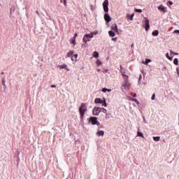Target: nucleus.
Listing matches in <instances>:
<instances>
[{"mask_svg": "<svg viewBox=\"0 0 179 179\" xmlns=\"http://www.w3.org/2000/svg\"><path fill=\"white\" fill-rule=\"evenodd\" d=\"M120 72L124 80V83L122 85V92H128L131 87V83H129V76L126 74L125 71L122 70V66L120 65Z\"/></svg>", "mask_w": 179, "mask_h": 179, "instance_id": "1", "label": "nucleus"}, {"mask_svg": "<svg viewBox=\"0 0 179 179\" xmlns=\"http://www.w3.org/2000/svg\"><path fill=\"white\" fill-rule=\"evenodd\" d=\"M87 111V106L85 105V103H82L80 107L79 108V113L80 114V117L83 118L85 117V113Z\"/></svg>", "mask_w": 179, "mask_h": 179, "instance_id": "2", "label": "nucleus"}, {"mask_svg": "<svg viewBox=\"0 0 179 179\" xmlns=\"http://www.w3.org/2000/svg\"><path fill=\"white\" fill-rule=\"evenodd\" d=\"M94 103L95 104H101V106H103V107H107V106H108L107 101H106V99L103 100L100 98L95 99Z\"/></svg>", "mask_w": 179, "mask_h": 179, "instance_id": "3", "label": "nucleus"}, {"mask_svg": "<svg viewBox=\"0 0 179 179\" xmlns=\"http://www.w3.org/2000/svg\"><path fill=\"white\" fill-rule=\"evenodd\" d=\"M93 36H94L93 33L86 34L83 38V43H85V44H87V42L90 41V38H93Z\"/></svg>", "mask_w": 179, "mask_h": 179, "instance_id": "4", "label": "nucleus"}, {"mask_svg": "<svg viewBox=\"0 0 179 179\" xmlns=\"http://www.w3.org/2000/svg\"><path fill=\"white\" fill-rule=\"evenodd\" d=\"M145 20L143 22V27L145 29V31H148L150 29V21L147 17H144Z\"/></svg>", "mask_w": 179, "mask_h": 179, "instance_id": "5", "label": "nucleus"}, {"mask_svg": "<svg viewBox=\"0 0 179 179\" xmlns=\"http://www.w3.org/2000/svg\"><path fill=\"white\" fill-rule=\"evenodd\" d=\"M89 122H90L92 125H97V127L100 126V122L96 117H90Z\"/></svg>", "mask_w": 179, "mask_h": 179, "instance_id": "6", "label": "nucleus"}, {"mask_svg": "<svg viewBox=\"0 0 179 179\" xmlns=\"http://www.w3.org/2000/svg\"><path fill=\"white\" fill-rule=\"evenodd\" d=\"M103 8L104 12L108 13V0H104L103 3H102Z\"/></svg>", "mask_w": 179, "mask_h": 179, "instance_id": "7", "label": "nucleus"}, {"mask_svg": "<svg viewBox=\"0 0 179 179\" xmlns=\"http://www.w3.org/2000/svg\"><path fill=\"white\" fill-rule=\"evenodd\" d=\"M101 113V108L99 107H94L92 110V114L94 115H99Z\"/></svg>", "mask_w": 179, "mask_h": 179, "instance_id": "8", "label": "nucleus"}, {"mask_svg": "<svg viewBox=\"0 0 179 179\" xmlns=\"http://www.w3.org/2000/svg\"><path fill=\"white\" fill-rule=\"evenodd\" d=\"M157 9H159L160 12H162L163 13H166V12H167V7H165L162 4L157 7Z\"/></svg>", "mask_w": 179, "mask_h": 179, "instance_id": "9", "label": "nucleus"}, {"mask_svg": "<svg viewBox=\"0 0 179 179\" xmlns=\"http://www.w3.org/2000/svg\"><path fill=\"white\" fill-rule=\"evenodd\" d=\"M104 19L105 21L106 22V24H108L109 22H111V17L110 16V15H108V13H105L104 15Z\"/></svg>", "mask_w": 179, "mask_h": 179, "instance_id": "10", "label": "nucleus"}, {"mask_svg": "<svg viewBox=\"0 0 179 179\" xmlns=\"http://www.w3.org/2000/svg\"><path fill=\"white\" fill-rule=\"evenodd\" d=\"M134 16H135V14H129V13H127L126 15V17L128 21L131 20V22H132V20H134Z\"/></svg>", "mask_w": 179, "mask_h": 179, "instance_id": "11", "label": "nucleus"}, {"mask_svg": "<svg viewBox=\"0 0 179 179\" xmlns=\"http://www.w3.org/2000/svg\"><path fill=\"white\" fill-rule=\"evenodd\" d=\"M59 68H60V69H66V71H67V72H69V68H68V65H66L65 64L59 65Z\"/></svg>", "mask_w": 179, "mask_h": 179, "instance_id": "12", "label": "nucleus"}, {"mask_svg": "<svg viewBox=\"0 0 179 179\" xmlns=\"http://www.w3.org/2000/svg\"><path fill=\"white\" fill-rule=\"evenodd\" d=\"M73 54H75V51L73 50H70L67 54H66V57L69 58V57H72V56L73 55Z\"/></svg>", "mask_w": 179, "mask_h": 179, "instance_id": "13", "label": "nucleus"}, {"mask_svg": "<svg viewBox=\"0 0 179 179\" xmlns=\"http://www.w3.org/2000/svg\"><path fill=\"white\" fill-rule=\"evenodd\" d=\"M150 62H152V59H145V60L142 61V64L144 65H148V64H150Z\"/></svg>", "mask_w": 179, "mask_h": 179, "instance_id": "14", "label": "nucleus"}, {"mask_svg": "<svg viewBox=\"0 0 179 179\" xmlns=\"http://www.w3.org/2000/svg\"><path fill=\"white\" fill-rule=\"evenodd\" d=\"M71 61H73V62L78 61V54H75L71 57Z\"/></svg>", "mask_w": 179, "mask_h": 179, "instance_id": "15", "label": "nucleus"}, {"mask_svg": "<svg viewBox=\"0 0 179 179\" xmlns=\"http://www.w3.org/2000/svg\"><path fill=\"white\" fill-rule=\"evenodd\" d=\"M96 135L97 136H104V131L101 130V131H98L96 134Z\"/></svg>", "mask_w": 179, "mask_h": 179, "instance_id": "16", "label": "nucleus"}, {"mask_svg": "<svg viewBox=\"0 0 179 179\" xmlns=\"http://www.w3.org/2000/svg\"><path fill=\"white\" fill-rule=\"evenodd\" d=\"M111 29L112 30H114L115 31H116V33H118V27L117 26L116 24H114L113 25H112Z\"/></svg>", "mask_w": 179, "mask_h": 179, "instance_id": "17", "label": "nucleus"}, {"mask_svg": "<svg viewBox=\"0 0 179 179\" xmlns=\"http://www.w3.org/2000/svg\"><path fill=\"white\" fill-rule=\"evenodd\" d=\"M1 85L3 86V89H6V84L5 81V78H3L1 80Z\"/></svg>", "mask_w": 179, "mask_h": 179, "instance_id": "18", "label": "nucleus"}, {"mask_svg": "<svg viewBox=\"0 0 179 179\" xmlns=\"http://www.w3.org/2000/svg\"><path fill=\"white\" fill-rule=\"evenodd\" d=\"M96 64L98 66H101V65H103V62H101V61H100V59H97L96 62Z\"/></svg>", "mask_w": 179, "mask_h": 179, "instance_id": "19", "label": "nucleus"}, {"mask_svg": "<svg viewBox=\"0 0 179 179\" xmlns=\"http://www.w3.org/2000/svg\"><path fill=\"white\" fill-rule=\"evenodd\" d=\"M137 136H140L141 138H145V136H143V133H142L139 131H137Z\"/></svg>", "mask_w": 179, "mask_h": 179, "instance_id": "20", "label": "nucleus"}, {"mask_svg": "<svg viewBox=\"0 0 179 179\" xmlns=\"http://www.w3.org/2000/svg\"><path fill=\"white\" fill-rule=\"evenodd\" d=\"M153 141L155 142H159L160 141V136H153Z\"/></svg>", "mask_w": 179, "mask_h": 179, "instance_id": "21", "label": "nucleus"}, {"mask_svg": "<svg viewBox=\"0 0 179 179\" xmlns=\"http://www.w3.org/2000/svg\"><path fill=\"white\" fill-rule=\"evenodd\" d=\"M108 34L110 37H114L115 36V33L113 31H109Z\"/></svg>", "mask_w": 179, "mask_h": 179, "instance_id": "22", "label": "nucleus"}, {"mask_svg": "<svg viewBox=\"0 0 179 179\" xmlns=\"http://www.w3.org/2000/svg\"><path fill=\"white\" fill-rule=\"evenodd\" d=\"M71 43L73 44L74 46L76 45V39H75V38H72Z\"/></svg>", "mask_w": 179, "mask_h": 179, "instance_id": "23", "label": "nucleus"}, {"mask_svg": "<svg viewBox=\"0 0 179 179\" xmlns=\"http://www.w3.org/2000/svg\"><path fill=\"white\" fill-rule=\"evenodd\" d=\"M102 92H103V93H106V92H111V89H107V88H106V87H104V88H103L102 89Z\"/></svg>", "mask_w": 179, "mask_h": 179, "instance_id": "24", "label": "nucleus"}, {"mask_svg": "<svg viewBox=\"0 0 179 179\" xmlns=\"http://www.w3.org/2000/svg\"><path fill=\"white\" fill-rule=\"evenodd\" d=\"M152 36H159V31L158 30H155L154 31H152Z\"/></svg>", "mask_w": 179, "mask_h": 179, "instance_id": "25", "label": "nucleus"}, {"mask_svg": "<svg viewBox=\"0 0 179 179\" xmlns=\"http://www.w3.org/2000/svg\"><path fill=\"white\" fill-rule=\"evenodd\" d=\"M93 57L94 58H99V53L97 52H93Z\"/></svg>", "mask_w": 179, "mask_h": 179, "instance_id": "26", "label": "nucleus"}, {"mask_svg": "<svg viewBox=\"0 0 179 179\" xmlns=\"http://www.w3.org/2000/svg\"><path fill=\"white\" fill-rule=\"evenodd\" d=\"M135 12H137L138 13H142V9L139 8H134Z\"/></svg>", "mask_w": 179, "mask_h": 179, "instance_id": "27", "label": "nucleus"}, {"mask_svg": "<svg viewBox=\"0 0 179 179\" xmlns=\"http://www.w3.org/2000/svg\"><path fill=\"white\" fill-rule=\"evenodd\" d=\"M166 57L167 59H169V61H172V60H173V57H170V56L169 55V53H166Z\"/></svg>", "mask_w": 179, "mask_h": 179, "instance_id": "28", "label": "nucleus"}, {"mask_svg": "<svg viewBox=\"0 0 179 179\" xmlns=\"http://www.w3.org/2000/svg\"><path fill=\"white\" fill-rule=\"evenodd\" d=\"M174 65H178V59L176 58L173 60Z\"/></svg>", "mask_w": 179, "mask_h": 179, "instance_id": "29", "label": "nucleus"}, {"mask_svg": "<svg viewBox=\"0 0 179 179\" xmlns=\"http://www.w3.org/2000/svg\"><path fill=\"white\" fill-rule=\"evenodd\" d=\"M141 80H142V74L139 75L138 81V85H141Z\"/></svg>", "mask_w": 179, "mask_h": 179, "instance_id": "30", "label": "nucleus"}, {"mask_svg": "<svg viewBox=\"0 0 179 179\" xmlns=\"http://www.w3.org/2000/svg\"><path fill=\"white\" fill-rule=\"evenodd\" d=\"M133 101H135V103H136V104H138V106H139V101H138V99H133Z\"/></svg>", "mask_w": 179, "mask_h": 179, "instance_id": "31", "label": "nucleus"}, {"mask_svg": "<svg viewBox=\"0 0 179 179\" xmlns=\"http://www.w3.org/2000/svg\"><path fill=\"white\" fill-rule=\"evenodd\" d=\"M155 98H156V94H153L152 97H151V100H155Z\"/></svg>", "mask_w": 179, "mask_h": 179, "instance_id": "32", "label": "nucleus"}, {"mask_svg": "<svg viewBox=\"0 0 179 179\" xmlns=\"http://www.w3.org/2000/svg\"><path fill=\"white\" fill-rule=\"evenodd\" d=\"M102 113H103L104 114H107V109L103 108L102 109Z\"/></svg>", "mask_w": 179, "mask_h": 179, "instance_id": "33", "label": "nucleus"}, {"mask_svg": "<svg viewBox=\"0 0 179 179\" xmlns=\"http://www.w3.org/2000/svg\"><path fill=\"white\" fill-rule=\"evenodd\" d=\"M76 37H78V33L74 34V36L73 37V38H75V40H76Z\"/></svg>", "mask_w": 179, "mask_h": 179, "instance_id": "34", "label": "nucleus"}, {"mask_svg": "<svg viewBox=\"0 0 179 179\" xmlns=\"http://www.w3.org/2000/svg\"><path fill=\"white\" fill-rule=\"evenodd\" d=\"M90 9H91V10H94V6L90 5Z\"/></svg>", "mask_w": 179, "mask_h": 179, "instance_id": "35", "label": "nucleus"}, {"mask_svg": "<svg viewBox=\"0 0 179 179\" xmlns=\"http://www.w3.org/2000/svg\"><path fill=\"white\" fill-rule=\"evenodd\" d=\"M86 43H85V44H83L82 45H81V47H82V48H86Z\"/></svg>", "mask_w": 179, "mask_h": 179, "instance_id": "36", "label": "nucleus"}, {"mask_svg": "<svg viewBox=\"0 0 179 179\" xmlns=\"http://www.w3.org/2000/svg\"><path fill=\"white\" fill-rule=\"evenodd\" d=\"M63 3L64 6H66V0H63Z\"/></svg>", "mask_w": 179, "mask_h": 179, "instance_id": "37", "label": "nucleus"}, {"mask_svg": "<svg viewBox=\"0 0 179 179\" xmlns=\"http://www.w3.org/2000/svg\"><path fill=\"white\" fill-rule=\"evenodd\" d=\"M173 34H179V30H175V31H173Z\"/></svg>", "mask_w": 179, "mask_h": 179, "instance_id": "38", "label": "nucleus"}, {"mask_svg": "<svg viewBox=\"0 0 179 179\" xmlns=\"http://www.w3.org/2000/svg\"><path fill=\"white\" fill-rule=\"evenodd\" d=\"M36 13L38 16H40V13L38 12V10H36Z\"/></svg>", "mask_w": 179, "mask_h": 179, "instance_id": "39", "label": "nucleus"}, {"mask_svg": "<svg viewBox=\"0 0 179 179\" xmlns=\"http://www.w3.org/2000/svg\"><path fill=\"white\" fill-rule=\"evenodd\" d=\"M143 122L146 124V119L145 118V116H143Z\"/></svg>", "mask_w": 179, "mask_h": 179, "instance_id": "40", "label": "nucleus"}, {"mask_svg": "<svg viewBox=\"0 0 179 179\" xmlns=\"http://www.w3.org/2000/svg\"><path fill=\"white\" fill-rule=\"evenodd\" d=\"M50 87H57V85H50Z\"/></svg>", "mask_w": 179, "mask_h": 179, "instance_id": "41", "label": "nucleus"}, {"mask_svg": "<svg viewBox=\"0 0 179 179\" xmlns=\"http://www.w3.org/2000/svg\"><path fill=\"white\" fill-rule=\"evenodd\" d=\"M169 5H173V1H169Z\"/></svg>", "mask_w": 179, "mask_h": 179, "instance_id": "42", "label": "nucleus"}, {"mask_svg": "<svg viewBox=\"0 0 179 179\" xmlns=\"http://www.w3.org/2000/svg\"><path fill=\"white\" fill-rule=\"evenodd\" d=\"M106 119H109L110 117H108V113H106Z\"/></svg>", "mask_w": 179, "mask_h": 179, "instance_id": "43", "label": "nucleus"}, {"mask_svg": "<svg viewBox=\"0 0 179 179\" xmlns=\"http://www.w3.org/2000/svg\"><path fill=\"white\" fill-rule=\"evenodd\" d=\"M117 40V38H112V41H115Z\"/></svg>", "mask_w": 179, "mask_h": 179, "instance_id": "44", "label": "nucleus"}, {"mask_svg": "<svg viewBox=\"0 0 179 179\" xmlns=\"http://www.w3.org/2000/svg\"><path fill=\"white\" fill-rule=\"evenodd\" d=\"M104 72H105L106 73H107V72H108V69L104 70Z\"/></svg>", "mask_w": 179, "mask_h": 179, "instance_id": "45", "label": "nucleus"}, {"mask_svg": "<svg viewBox=\"0 0 179 179\" xmlns=\"http://www.w3.org/2000/svg\"><path fill=\"white\" fill-rule=\"evenodd\" d=\"M173 55H178V53L174 52V53H173Z\"/></svg>", "mask_w": 179, "mask_h": 179, "instance_id": "46", "label": "nucleus"}, {"mask_svg": "<svg viewBox=\"0 0 179 179\" xmlns=\"http://www.w3.org/2000/svg\"><path fill=\"white\" fill-rule=\"evenodd\" d=\"M171 54H174V52H173V50L170 51Z\"/></svg>", "mask_w": 179, "mask_h": 179, "instance_id": "47", "label": "nucleus"}, {"mask_svg": "<svg viewBox=\"0 0 179 179\" xmlns=\"http://www.w3.org/2000/svg\"><path fill=\"white\" fill-rule=\"evenodd\" d=\"M98 72H100L101 71V69H97Z\"/></svg>", "mask_w": 179, "mask_h": 179, "instance_id": "48", "label": "nucleus"}, {"mask_svg": "<svg viewBox=\"0 0 179 179\" xmlns=\"http://www.w3.org/2000/svg\"><path fill=\"white\" fill-rule=\"evenodd\" d=\"M134 97H136V94H134Z\"/></svg>", "mask_w": 179, "mask_h": 179, "instance_id": "49", "label": "nucleus"}, {"mask_svg": "<svg viewBox=\"0 0 179 179\" xmlns=\"http://www.w3.org/2000/svg\"><path fill=\"white\" fill-rule=\"evenodd\" d=\"M131 48H134V43L131 44Z\"/></svg>", "mask_w": 179, "mask_h": 179, "instance_id": "50", "label": "nucleus"}, {"mask_svg": "<svg viewBox=\"0 0 179 179\" xmlns=\"http://www.w3.org/2000/svg\"><path fill=\"white\" fill-rule=\"evenodd\" d=\"M94 34H97V32H95Z\"/></svg>", "mask_w": 179, "mask_h": 179, "instance_id": "51", "label": "nucleus"}, {"mask_svg": "<svg viewBox=\"0 0 179 179\" xmlns=\"http://www.w3.org/2000/svg\"><path fill=\"white\" fill-rule=\"evenodd\" d=\"M61 2H62V0H61Z\"/></svg>", "mask_w": 179, "mask_h": 179, "instance_id": "52", "label": "nucleus"}]
</instances>
